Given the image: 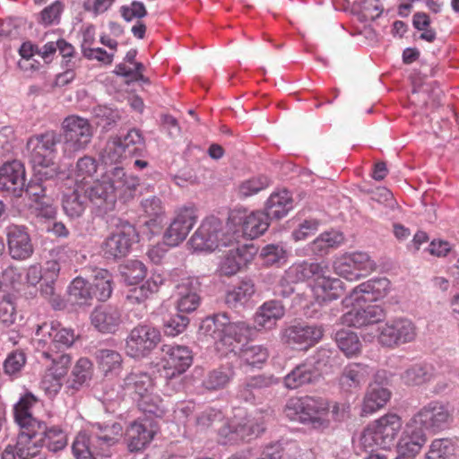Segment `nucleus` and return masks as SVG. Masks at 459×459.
Listing matches in <instances>:
<instances>
[{"label":"nucleus","mask_w":459,"mask_h":459,"mask_svg":"<svg viewBox=\"0 0 459 459\" xmlns=\"http://www.w3.org/2000/svg\"><path fill=\"white\" fill-rule=\"evenodd\" d=\"M62 135L55 131L31 136L27 142L30 161L38 180L55 178L58 173V166L55 163L56 144L61 143Z\"/></svg>","instance_id":"obj_1"},{"label":"nucleus","mask_w":459,"mask_h":459,"mask_svg":"<svg viewBox=\"0 0 459 459\" xmlns=\"http://www.w3.org/2000/svg\"><path fill=\"white\" fill-rule=\"evenodd\" d=\"M121 437L122 426L119 423H95L89 437L78 434L72 446L73 453L76 459H94L95 455L107 456L108 449L117 444Z\"/></svg>","instance_id":"obj_2"},{"label":"nucleus","mask_w":459,"mask_h":459,"mask_svg":"<svg viewBox=\"0 0 459 459\" xmlns=\"http://www.w3.org/2000/svg\"><path fill=\"white\" fill-rule=\"evenodd\" d=\"M329 409V403L325 399L307 395L290 398L284 406V413L290 420L324 430L330 426L327 418Z\"/></svg>","instance_id":"obj_3"},{"label":"nucleus","mask_w":459,"mask_h":459,"mask_svg":"<svg viewBox=\"0 0 459 459\" xmlns=\"http://www.w3.org/2000/svg\"><path fill=\"white\" fill-rule=\"evenodd\" d=\"M237 231L231 232V227L223 225L218 218L205 219L189 240L195 251H213L221 247L232 246L238 238Z\"/></svg>","instance_id":"obj_4"},{"label":"nucleus","mask_w":459,"mask_h":459,"mask_svg":"<svg viewBox=\"0 0 459 459\" xmlns=\"http://www.w3.org/2000/svg\"><path fill=\"white\" fill-rule=\"evenodd\" d=\"M402 428V420L396 414H386L369 424L361 436L362 444L373 449L378 446L387 449L394 445Z\"/></svg>","instance_id":"obj_5"},{"label":"nucleus","mask_w":459,"mask_h":459,"mask_svg":"<svg viewBox=\"0 0 459 459\" xmlns=\"http://www.w3.org/2000/svg\"><path fill=\"white\" fill-rule=\"evenodd\" d=\"M62 129L64 131L63 152L67 156L85 149L93 135L89 120L75 115L68 116L64 119Z\"/></svg>","instance_id":"obj_6"},{"label":"nucleus","mask_w":459,"mask_h":459,"mask_svg":"<svg viewBox=\"0 0 459 459\" xmlns=\"http://www.w3.org/2000/svg\"><path fill=\"white\" fill-rule=\"evenodd\" d=\"M138 241V233L134 225L124 222L103 242L102 252L107 259L117 260L128 255L133 243Z\"/></svg>","instance_id":"obj_7"},{"label":"nucleus","mask_w":459,"mask_h":459,"mask_svg":"<svg viewBox=\"0 0 459 459\" xmlns=\"http://www.w3.org/2000/svg\"><path fill=\"white\" fill-rule=\"evenodd\" d=\"M376 269V264L367 253L355 252L344 255L333 262V270L348 281H355Z\"/></svg>","instance_id":"obj_8"},{"label":"nucleus","mask_w":459,"mask_h":459,"mask_svg":"<svg viewBox=\"0 0 459 459\" xmlns=\"http://www.w3.org/2000/svg\"><path fill=\"white\" fill-rule=\"evenodd\" d=\"M37 335H42L39 339L38 348H45L52 351H63L73 345L75 340L74 332L71 328H65L58 322L44 323L38 326Z\"/></svg>","instance_id":"obj_9"},{"label":"nucleus","mask_w":459,"mask_h":459,"mask_svg":"<svg viewBox=\"0 0 459 459\" xmlns=\"http://www.w3.org/2000/svg\"><path fill=\"white\" fill-rule=\"evenodd\" d=\"M160 334L149 325H137L126 338V351L132 358L146 357L159 343Z\"/></svg>","instance_id":"obj_10"},{"label":"nucleus","mask_w":459,"mask_h":459,"mask_svg":"<svg viewBox=\"0 0 459 459\" xmlns=\"http://www.w3.org/2000/svg\"><path fill=\"white\" fill-rule=\"evenodd\" d=\"M161 351L163 373L168 379L186 372L193 362L192 351L186 346L164 344Z\"/></svg>","instance_id":"obj_11"},{"label":"nucleus","mask_w":459,"mask_h":459,"mask_svg":"<svg viewBox=\"0 0 459 459\" xmlns=\"http://www.w3.org/2000/svg\"><path fill=\"white\" fill-rule=\"evenodd\" d=\"M417 335L415 325L407 318H398L386 323L378 335V342L386 347H397L412 342Z\"/></svg>","instance_id":"obj_12"},{"label":"nucleus","mask_w":459,"mask_h":459,"mask_svg":"<svg viewBox=\"0 0 459 459\" xmlns=\"http://www.w3.org/2000/svg\"><path fill=\"white\" fill-rule=\"evenodd\" d=\"M197 221L194 207H183L177 211L175 218L166 230L163 239L166 245L176 247L186 239Z\"/></svg>","instance_id":"obj_13"},{"label":"nucleus","mask_w":459,"mask_h":459,"mask_svg":"<svg viewBox=\"0 0 459 459\" xmlns=\"http://www.w3.org/2000/svg\"><path fill=\"white\" fill-rule=\"evenodd\" d=\"M322 337V327L305 324L290 325L281 333V341L297 350H307Z\"/></svg>","instance_id":"obj_14"},{"label":"nucleus","mask_w":459,"mask_h":459,"mask_svg":"<svg viewBox=\"0 0 459 459\" xmlns=\"http://www.w3.org/2000/svg\"><path fill=\"white\" fill-rule=\"evenodd\" d=\"M451 417V411L446 405L439 401H432L414 415L413 421L426 429L437 431L448 425Z\"/></svg>","instance_id":"obj_15"},{"label":"nucleus","mask_w":459,"mask_h":459,"mask_svg":"<svg viewBox=\"0 0 459 459\" xmlns=\"http://www.w3.org/2000/svg\"><path fill=\"white\" fill-rule=\"evenodd\" d=\"M389 285L385 277L368 280L355 287L342 303L349 307L354 303L376 301L387 294Z\"/></svg>","instance_id":"obj_16"},{"label":"nucleus","mask_w":459,"mask_h":459,"mask_svg":"<svg viewBox=\"0 0 459 459\" xmlns=\"http://www.w3.org/2000/svg\"><path fill=\"white\" fill-rule=\"evenodd\" d=\"M144 146V139L137 129H131L125 136L110 139L105 152L111 161H117L123 155H134Z\"/></svg>","instance_id":"obj_17"},{"label":"nucleus","mask_w":459,"mask_h":459,"mask_svg":"<svg viewBox=\"0 0 459 459\" xmlns=\"http://www.w3.org/2000/svg\"><path fill=\"white\" fill-rule=\"evenodd\" d=\"M25 186V169L23 164L13 160L0 168V190L20 197Z\"/></svg>","instance_id":"obj_18"},{"label":"nucleus","mask_w":459,"mask_h":459,"mask_svg":"<svg viewBox=\"0 0 459 459\" xmlns=\"http://www.w3.org/2000/svg\"><path fill=\"white\" fill-rule=\"evenodd\" d=\"M8 251L12 258L25 260L33 254V245L26 227L11 224L5 229Z\"/></svg>","instance_id":"obj_19"},{"label":"nucleus","mask_w":459,"mask_h":459,"mask_svg":"<svg viewBox=\"0 0 459 459\" xmlns=\"http://www.w3.org/2000/svg\"><path fill=\"white\" fill-rule=\"evenodd\" d=\"M90 318L91 325L102 333H117L123 322L121 309L109 304L96 307Z\"/></svg>","instance_id":"obj_20"},{"label":"nucleus","mask_w":459,"mask_h":459,"mask_svg":"<svg viewBox=\"0 0 459 459\" xmlns=\"http://www.w3.org/2000/svg\"><path fill=\"white\" fill-rule=\"evenodd\" d=\"M386 317L385 308L380 305H369L365 308H352L343 314L341 323L349 327L361 328L382 322Z\"/></svg>","instance_id":"obj_21"},{"label":"nucleus","mask_w":459,"mask_h":459,"mask_svg":"<svg viewBox=\"0 0 459 459\" xmlns=\"http://www.w3.org/2000/svg\"><path fill=\"white\" fill-rule=\"evenodd\" d=\"M278 378L273 375H257L247 379L243 385L239 386L238 397L247 403H261L264 391L277 385Z\"/></svg>","instance_id":"obj_22"},{"label":"nucleus","mask_w":459,"mask_h":459,"mask_svg":"<svg viewBox=\"0 0 459 459\" xmlns=\"http://www.w3.org/2000/svg\"><path fill=\"white\" fill-rule=\"evenodd\" d=\"M84 195L92 205L96 207L100 214H106L115 208L117 194L112 186H107L100 179L97 180L90 187H84Z\"/></svg>","instance_id":"obj_23"},{"label":"nucleus","mask_w":459,"mask_h":459,"mask_svg":"<svg viewBox=\"0 0 459 459\" xmlns=\"http://www.w3.org/2000/svg\"><path fill=\"white\" fill-rule=\"evenodd\" d=\"M156 432L155 426L148 419L133 422L126 433L129 451L137 452L143 449Z\"/></svg>","instance_id":"obj_24"},{"label":"nucleus","mask_w":459,"mask_h":459,"mask_svg":"<svg viewBox=\"0 0 459 459\" xmlns=\"http://www.w3.org/2000/svg\"><path fill=\"white\" fill-rule=\"evenodd\" d=\"M22 430L17 436L14 446L8 445L13 448L15 457L19 459H32L39 455L41 445L36 434L35 427H21Z\"/></svg>","instance_id":"obj_25"},{"label":"nucleus","mask_w":459,"mask_h":459,"mask_svg":"<svg viewBox=\"0 0 459 459\" xmlns=\"http://www.w3.org/2000/svg\"><path fill=\"white\" fill-rule=\"evenodd\" d=\"M372 371L368 365L363 363L348 364L339 377L342 390L352 392L360 388L368 381Z\"/></svg>","instance_id":"obj_26"},{"label":"nucleus","mask_w":459,"mask_h":459,"mask_svg":"<svg viewBox=\"0 0 459 459\" xmlns=\"http://www.w3.org/2000/svg\"><path fill=\"white\" fill-rule=\"evenodd\" d=\"M34 427L41 447L45 446L53 454H56L66 447V434L59 427H48L43 421H39Z\"/></svg>","instance_id":"obj_27"},{"label":"nucleus","mask_w":459,"mask_h":459,"mask_svg":"<svg viewBox=\"0 0 459 459\" xmlns=\"http://www.w3.org/2000/svg\"><path fill=\"white\" fill-rule=\"evenodd\" d=\"M329 273L325 263L307 262L292 264L285 272V281L291 282L303 281L310 278H315L316 282L319 278Z\"/></svg>","instance_id":"obj_28"},{"label":"nucleus","mask_w":459,"mask_h":459,"mask_svg":"<svg viewBox=\"0 0 459 459\" xmlns=\"http://www.w3.org/2000/svg\"><path fill=\"white\" fill-rule=\"evenodd\" d=\"M426 440L422 429L408 424L398 441V452L403 455L413 457L420 451Z\"/></svg>","instance_id":"obj_29"},{"label":"nucleus","mask_w":459,"mask_h":459,"mask_svg":"<svg viewBox=\"0 0 459 459\" xmlns=\"http://www.w3.org/2000/svg\"><path fill=\"white\" fill-rule=\"evenodd\" d=\"M285 308L280 300H268L257 309L255 316V324L256 326L272 329L276 325V322L283 317Z\"/></svg>","instance_id":"obj_30"},{"label":"nucleus","mask_w":459,"mask_h":459,"mask_svg":"<svg viewBox=\"0 0 459 459\" xmlns=\"http://www.w3.org/2000/svg\"><path fill=\"white\" fill-rule=\"evenodd\" d=\"M84 186H75L74 189H69L64 193L62 197V207L65 213L71 219L80 218L87 207L86 195H84Z\"/></svg>","instance_id":"obj_31"},{"label":"nucleus","mask_w":459,"mask_h":459,"mask_svg":"<svg viewBox=\"0 0 459 459\" xmlns=\"http://www.w3.org/2000/svg\"><path fill=\"white\" fill-rule=\"evenodd\" d=\"M242 232L250 238H255L263 235L269 227V217L264 212L255 211L248 214H243L238 218Z\"/></svg>","instance_id":"obj_32"},{"label":"nucleus","mask_w":459,"mask_h":459,"mask_svg":"<svg viewBox=\"0 0 459 459\" xmlns=\"http://www.w3.org/2000/svg\"><path fill=\"white\" fill-rule=\"evenodd\" d=\"M123 388L126 392L141 398L153 391V381L148 373L135 370L124 378Z\"/></svg>","instance_id":"obj_33"},{"label":"nucleus","mask_w":459,"mask_h":459,"mask_svg":"<svg viewBox=\"0 0 459 459\" xmlns=\"http://www.w3.org/2000/svg\"><path fill=\"white\" fill-rule=\"evenodd\" d=\"M229 321L230 318L226 313L207 316L202 321L200 331L215 342H225L226 335H228Z\"/></svg>","instance_id":"obj_34"},{"label":"nucleus","mask_w":459,"mask_h":459,"mask_svg":"<svg viewBox=\"0 0 459 459\" xmlns=\"http://www.w3.org/2000/svg\"><path fill=\"white\" fill-rule=\"evenodd\" d=\"M433 377V368L425 363L410 365L400 375V379L407 386H420Z\"/></svg>","instance_id":"obj_35"},{"label":"nucleus","mask_w":459,"mask_h":459,"mask_svg":"<svg viewBox=\"0 0 459 459\" xmlns=\"http://www.w3.org/2000/svg\"><path fill=\"white\" fill-rule=\"evenodd\" d=\"M310 362L305 361L296 366L285 377L284 385L289 389H296L303 385L315 382L319 374L312 369Z\"/></svg>","instance_id":"obj_36"},{"label":"nucleus","mask_w":459,"mask_h":459,"mask_svg":"<svg viewBox=\"0 0 459 459\" xmlns=\"http://www.w3.org/2000/svg\"><path fill=\"white\" fill-rule=\"evenodd\" d=\"M264 431L260 425L238 424V426H225L220 429V435L224 437L222 444H234L250 437L253 435H259Z\"/></svg>","instance_id":"obj_37"},{"label":"nucleus","mask_w":459,"mask_h":459,"mask_svg":"<svg viewBox=\"0 0 459 459\" xmlns=\"http://www.w3.org/2000/svg\"><path fill=\"white\" fill-rule=\"evenodd\" d=\"M390 391L378 384H371L365 394L362 415L375 412L382 408L390 398Z\"/></svg>","instance_id":"obj_38"},{"label":"nucleus","mask_w":459,"mask_h":459,"mask_svg":"<svg viewBox=\"0 0 459 459\" xmlns=\"http://www.w3.org/2000/svg\"><path fill=\"white\" fill-rule=\"evenodd\" d=\"M292 208V199L287 190L273 193L270 195L265 205V213L269 219L280 220L286 216Z\"/></svg>","instance_id":"obj_39"},{"label":"nucleus","mask_w":459,"mask_h":459,"mask_svg":"<svg viewBox=\"0 0 459 459\" xmlns=\"http://www.w3.org/2000/svg\"><path fill=\"white\" fill-rule=\"evenodd\" d=\"M163 281L164 278L160 274H153L141 286L129 290L126 295L127 301L132 305L143 303L152 294L159 290Z\"/></svg>","instance_id":"obj_40"},{"label":"nucleus","mask_w":459,"mask_h":459,"mask_svg":"<svg viewBox=\"0 0 459 459\" xmlns=\"http://www.w3.org/2000/svg\"><path fill=\"white\" fill-rule=\"evenodd\" d=\"M37 402L38 399L31 393H27L14 405V418L20 427H34L40 421L34 418L30 411Z\"/></svg>","instance_id":"obj_41"},{"label":"nucleus","mask_w":459,"mask_h":459,"mask_svg":"<svg viewBox=\"0 0 459 459\" xmlns=\"http://www.w3.org/2000/svg\"><path fill=\"white\" fill-rule=\"evenodd\" d=\"M60 272L59 264L56 260L48 261L44 267L43 281L40 283V293L46 299L56 301V281Z\"/></svg>","instance_id":"obj_42"},{"label":"nucleus","mask_w":459,"mask_h":459,"mask_svg":"<svg viewBox=\"0 0 459 459\" xmlns=\"http://www.w3.org/2000/svg\"><path fill=\"white\" fill-rule=\"evenodd\" d=\"M316 290L317 295H322L324 301H332L342 296L344 283L338 278H331L325 274L316 282Z\"/></svg>","instance_id":"obj_43"},{"label":"nucleus","mask_w":459,"mask_h":459,"mask_svg":"<svg viewBox=\"0 0 459 459\" xmlns=\"http://www.w3.org/2000/svg\"><path fill=\"white\" fill-rule=\"evenodd\" d=\"M255 285L251 281H243L227 292L225 301L230 307L246 304L255 293Z\"/></svg>","instance_id":"obj_44"},{"label":"nucleus","mask_w":459,"mask_h":459,"mask_svg":"<svg viewBox=\"0 0 459 459\" xmlns=\"http://www.w3.org/2000/svg\"><path fill=\"white\" fill-rule=\"evenodd\" d=\"M93 298L100 301H105L110 298L112 294V278L108 271H98L91 283Z\"/></svg>","instance_id":"obj_45"},{"label":"nucleus","mask_w":459,"mask_h":459,"mask_svg":"<svg viewBox=\"0 0 459 459\" xmlns=\"http://www.w3.org/2000/svg\"><path fill=\"white\" fill-rule=\"evenodd\" d=\"M92 376V363L87 358H81L74 365L71 378L68 380V388L77 390L83 384L91 380Z\"/></svg>","instance_id":"obj_46"},{"label":"nucleus","mask_w":459,"mask_h":459,"mask_svg":"<svg viewBox=\"0 0 459 459\" xmlns=\"http://www.w3.org/2000/svg\"><path fill=\"white\" fill-rule=\"evenodd\" d=\"M96 359L99 368L105 375L108 373H117L122 368V356L114 350L100 349L97 351Z\"/></svg>","instance_id":"obj_47"},{"label":"nucleus","mask_w":459,"mask_h":459,"mask_svg":"<svg viewBox=\"0 0 459 459\" xmlns=\"http://www.w3.org/2000/svg\"><path fill=\"white\" fill-rule=\"evenodd\" d=\"M343 241V237L336 231H326L322 233L311 243V251L314 255L323 256L330 248L339 246Z\"/></svg>","instance_id":"obj_48"},{"label":"nucleus","mask_w":459,"mask_h":459,"mask_svg":"<svg viewBox=\"0 0 459 459\" xmlns=\"http://www.w3.org/2000/svg\"><path fill=\"white\" fill-rule=\"evenodd\" d=\"M42 357L49 361L47 370L52 371L57 377H65L71 364V358L62 351H43Z\"/></svg>","instance_id":"obj_49"},{"label":"nucleus","mask_w":459,"mask_h":459,"mask_svg":"<svg viewBox=\"0 0 459 459\" xmlns=\"http://www.w3.org/2000/svg\"><path fill=\"white\" fill-rule=\"evenodd\" d=\"M97 160L91 156H83L76 162L74 169L75 186L78 184L85 187L88 179H91L97 172Z\"/></svg>","instance_id":"obj_50"},{"label":"nucleus","mask_w":459,"mask_h":459,"mask_svg":"<svg viewBox=\"0 0 459 459\" xmlns=\"http://www.w3.org/2000/svg\"><path fill=\"white\" fill-rule=\"evenodd\" d=\"M243 252L244 250L239 247L230 249L221 262V273L228 276L236 274L247 262Z\"/></svg>","instance_id":"obj_51"},{"label":"nucleus","mask_w":459,"mask_h":459,"mask_svg":"<svg viewBox=\"0 0 459 459\" xmlns=\"http://www.w3.org/2000/svg\"><path fill=\"white\" fill-rule=\"evenodd\" d=\"M335 341L339 349L348 357L354 356L360 351V341L353 332L338 331L335 333Z\"/></svg>","instance_id":"obj_52"},{"label":"nucleus","mask_w":459,"mask_h":459,"mask_svg":"<svg viewBox=\"0 0 459 459\" xmlns=\"http://www.w3.org/2000/svg\"><path fill=\"white\" fill-rule=\"evenodd\" d=\"M268 356L267 349L261 345H245L239 352L240 360L252 367L264 363Z\"/></svg>","instance_id":"obj_53"},{"label":"nucleus","mask_w":459,"mask_h":459,"mask_svg":"<svg viewBox=\"0 0 459 459\" xmlns=\"http://www.w3.org/2000/svg\"><path fill=\"white\" fill-rule=\"evenodd\" d=\"M69 295L73 301L80 305L87 304L93 299L91 284L81 277L72 281L69 286Z\"/></svg>","instance_id":"obj_54"},{"label":"nucleus","mask_w":459,"mask_h":459,"mask_svg":"<svg viewBox=\"0 0 459 459\" xmlns=\"http://www.w3.org/2000/svg\"><path fill=\"white\" fill-rule=\"evenodd\" d=\"M147 268L145 264L139 260L128 261L122 271V276L125 281L129 285L137 284L146 276Z\"/></svg>","instance_id":"obj_55"},{"label":"nucleus","mask_w":459,"mask_h":459,"mask_svg":"<svg viewBox=\"0 0 459 459\" xmlns=\"http://www.w3.org/2000/svg\"><path fill=\"white\" fill-rule=\"evenodd\" d=\"M233 377V371L230 368H219L209 373L204 381V385L208 390L224 388Z\"/></svg>","instance_id":"obj_56"},{"label":"nucleus","mask_w":459,"mask_h":459,"mask_svg":"<svg viewBox=\"0 0 459 459\" xmlns=\"http://www.w3.org/2000/svg\"><path fill=\"white\" fill-rule=\"evenodd\" d=\"M137 406L143 413L156 418H161L164 414L161 400L159 396L154 395L152 392L141 398H137Z\"/></svg>","instance_id":"obj_57"},{"label":"nucleus","mask_w":459,"mask_h":459,"mask_svg":"<svg viewBox=\"0 0 459 459\" xmlns=\"http://www.w3.org/2000/svg\"><path fill=\"white\" fill-rule=\"evenodd\" d=\"M260 257L264 264L270 266L285 262L287 253L281 245L268 244L261 249Z\"/></svg>","instance_id":"obj_58"},{"label":"nucleus","mask_w":459,"mask_h":459,"mask_svg":"<svg viewBox=\"0 0 459 459\" xmlns=\"http://www.w3.org/2000/svg\"><path fill=\"white\" fill-rule=\"evenodd\" d=\"M141 205L145 214L150 217V221H146L149 226L155 225L164 213L161 200L157 196L143 199Z\"/></svg>","instance_id":"obj_59"},{"label":"nucleus","mask_w":459,"mask_h":459,"mask_svg":"<svg viewBox=\"0 0 459 459\" xmlns=\"http://www.w3.org/2000/svg\"><path fill=\"white\" fill-rule=\"evenodd\" d=\"M455 448L448 439H436L429 447L427 459H450L454 455Z\"/></svg>","instance_id":"obj_60"},{"label":"nucleus","mask_w":459,"mask_h":459,"mask_svg":"<svg viewBox=\"0 0 459 459\" xmlns=\"http://www.w3.org/2000/svg\"><path fill=\"white\" fill-rule=\"evenodd\" d=\"M189 324V318L179 313L169 316L163 321V330L167 335L176 336L182 333Z\"/></svg>","instance_id":"obj_61"},{"label":"nucleus","mask_w":459,"mask_h":459,"mask_svg":"<svg viewBox=\"0 0 459 459\" xmlns=\"http://www.w3.org/2000/svg\"><path fill=\"white\" fill-rule=\"evenodd\" d=\"M268 186L269 179L264 176H260L244 181L239 186L238 192L242 197H249L266 188Z\"/></svg>","instance_id":"obj_62"},{"label":"nucleus","mask_w":459,"mask_h":459,"mask_svg":"<svg viewBox=\"0 0 459 459\" xmlns=\"http://www.w3.org/2000/svg\"><path fill=\"white\" fill-rule=\"evenodd\" d=\"M64 9V4L60 1H56L50 5L45 7L40 12L39 22L48 26L55 23H58L60 16Z\"/></svg>","instance_id":"obj_63"},{"label":"nucleus","mask_w":459,"mask_h":459,"mask_svg":"<svg viewBox=\"0 0 459 459\" xmlns=\"http://www.w3.org/2000/svg\"><path fill=\"white\" fill-rule=\"evenodd\" d=\"M26 362L25 355L22 352H12L4 362V371L8 376L18 374Z\"/></svg>","instance_id":"obj_64"}]
</instances>
